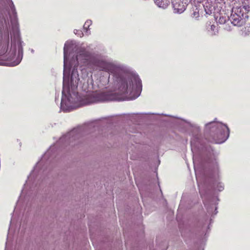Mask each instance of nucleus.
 Masks as SVG:
<instances>
[{
  "instance_id": "obj_2",
  "label": "nucleus",
  "mask_w": 250,
  "mask_h": 250,
  "mask_svg": "<svg viewBox=\"0 0 250 250\" xmlns=\"http://www.w3.org/2000/svg\"><path fill=\"white\" fill-rule=\"evenodd\" d=\"M11 13L10 14L11 24L12 26V32L11 33V36H14V43L12 45V51L14 53V56L16 55L17 52V56L15 60L13 61V59H10V61L6 62H0L1 65H6L10 66H14L20 63L22 57V49L21 46V42L20 38V33L18 19L14 6L11 7Z\"/></svg>"
},
{
  "instance_id": "obj_4",
  "label": "nucleus",
  "mask_w": 250,
  "mask_h": 250,
  "mask_svg": "<svg viewBox=\"0 0 250 250\" xmlns=\"http://www.w3.org/2000/svg\"><path fill=\"white\" fill-rule=\"evenodd\" d=\"M242 17L243 14L241 13V9L239 8H235L232 9L229 20L234 25L240 26L244 23Z\"/></svg>"
},
{
  "instance_id": "obj_9",
  "label": "nucleus",
  "mask_w": 250,
  "mask_h": 250,
  "mask_svg": "<svg viewBox=\"0 0 250 250\" xmlns=\"http://www.w3.org/2000/svg\"><path fill=\"white\" fill-rule=\"evenodd\" d=\"M92 24V21H90V20H88V21H87L84 25H83V27L84 28H85V29H87V28H88L89 27V26Z\"/></svg>"
},
{
  "instance_id": "obj_7",
  "label": "nucleus",
  "mask_w": 250,
  "mask_h": 250,
  "mask_svg": "<svg viewBox=\"0 0 250 250\" xmlns=\"http://www.w3.org/2000/svg\"><path fill=\"white\" fill-rule=\"evenodd\" d=\"M155 3L160 8H166L169 4V0H154Z\"/></svg>"
},
{
  "instance_id": "obj_10",
  "label": "nucleus",
  "mask_w": 250,
  "mask_h": 250,
  "mask_svg": "<svg viewBox=\"0 0 250 250\" xmlns=\"http://www.w3.org/2000/svg\"><path fill=\"white\" fill-rule=\"evenodd\" d=\"M228 19V18L226 17H220L219 19V22L220 23H225V22Z\"/></svg>"
},
{
  "instance_id": "obj_3",
  "label": "nucleus",
  "mask_w": 250,
  "mask_h": 250,
  "mask_svg": "<svg viewBox=\"0 0 250 250\" xmlns=\"http://www.w3.org/2000/svg\"><path fill=\"white\" fill-rule=\"evenodd\" d=\"M210 125L217 128V135L219 138L216 141V143L220 144L224 142L229 136V129L228 126L221 123L211 122L206 125V127L208 128Z\"/></svg>"
},
{
  "instance_id": "obj_11",
  "label": "nucleus",
  "mask_w": 250,
  "mask_h": 250,
  "mask_svg": "<svg viewBox=\"0 0 250 250\" xmlns=\"http://www.w3.org/2000/svg\"><path fill=\"white\" fill-rule=\"evenodd\" d=\"M75 31L77 32L78 31H77V30H75L74 31V33L77 34V33H76V32Z\"/></svg>"
},
{
  "instance_id": "obj_6",
  "label": "nucleus",
  "mask_w": 250,
  "mask_h": 250,
  "mask_svg": "<svg viewBox=\"0 0 250 250\" xmlns=\"http://www.w3.org/2000/svg\"><path fill=\"white\" fill-rule=\"evenodd\" d=\"M116 99L117 97L113 92H107L101 93L98 98V101H106L116 100Z\"/></svg>"
},
{
  "instance_id": "obj_1",
  "label": "nucleus",
  "mask_w": 250,
  "mask_h": 250,
  "mask_svg": "<svg viewBox=\"0 0 250 250\" xmlns=\"http://www.w3.org/2000/svg\"><path fill=\"white\" fill-rule=\"evenodd\" d=\"M75 47L73 41L66 42L64 46L63 85L61 105L62 110H69L87 104L80 102V98L75 91L80 80L77 70L79 65L88 67L96 65L112 73L120 93L128 94L131 99L139 97L142 91V83L137 75L123 66L99 62L84 49L77 50L75 58L69 60L71 52Z\"/></svg>"
},
{
  "instance_id": "obj_5",
  "label": "nucleus",
  "mask_w": 250,
  "mask_h": 250,
  "mask_svg": "<svg viewBox=\"0 0 250 250\" xmlns=\"http://www.w3.org/2000/svg\"><path fill=\"white\" fill-rule=\"evenodd\" d=\"M172 4L175 13H182L186 9V3H184L182 0H173Z\"/></svg>"
},
{
  "instance_id": "obj_8",
  "label": "nucleus",
  "mask_w": 250,
  "mask_h": 250,
  "mask_svg": "<svg viewBox=\"0 0 250 250\" xmlns=\"http://www.w3.org/2000/svg\"><path fill=\"white\" fill-rule=\"evenodd\" d=\"M250 34V27L247 26L245 27L244 28H243L242 30V34L243 36H248Z\"/></svg>"
}]
</instances>
